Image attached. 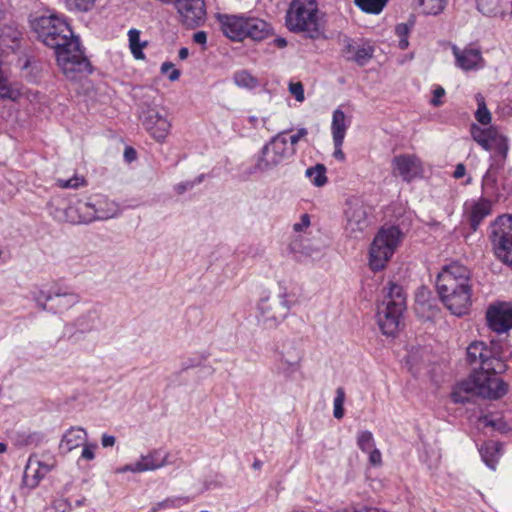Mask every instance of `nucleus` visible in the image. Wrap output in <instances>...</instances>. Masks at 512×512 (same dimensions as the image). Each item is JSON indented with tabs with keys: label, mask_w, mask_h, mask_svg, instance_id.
<instances>
[{
	"label": "nucleus",
	"mask_w": 512,
	"mask_h": 512,
	"mask_svg": "<svg viewBox=\"0 0 512 512\" xmlns=\"http://www.w3.org/2000/svg\"><path fill=\"white\" fill-rule=\"evenodd\" d=\"M34 30L46 46L55 50L58 66L67 79L80 80L91 72L78 38L65 20L55 15L42 16L35 20Z\"/></svg>",
	"instance_id": "1"
},
{
	"label": "nucleus",
	"mask_w": 512,
	"mask_h": 512,
	"mask_svg": "<svg viewBox=\"0 0 512 512\" xmlns=\"http://www.w3.org/2000/svg\"><path fill=\"white\" fill-rule=\"evenodd\" d=\"M502 354H479L480 368L474 369L467 379L460 382L452 392L455 403H467L471 397L498 399L507 392V384L497 377L506 370Z\"/></svg>",
	"instance_id": "2"
},
{
	"label": "nucleus",
	"mask_w": 512,
	"mask_h": 512,
	"mask_svg": "<svg viewBox=\"0 0 512 512\" xmlns=\"http://www.w3.org/2000/svg\"><path fill=\"white\" fill-rule=\"evenodd\" d=\"M436 286L444 305L455 315H464L471 305L472 285L470 270L453 262L442 268Z\"/></svg>",
	"instance_id": "3"
},
{
	"label": "nucleus",
	"mask_w": 512,
	"mask_h": 512,
	"mask_svg": "<svg viewBox=\"0 0 512 512\" xmlns=\"http://www.w3.org/2000/svg\"><path fill=\"white\" fill-rule=\"evenodd\" d=\"M406 297L396 283H389L384 299L378 307L377 322L383 334L393 336L403 325Z\"/></svg>",
	"instance_id": "4"
},
{
	"label": "nucleus",
	"mask_w": 512,
	"mask_h": 512,
	"mask_svg": "<svg viewBox=\"0 0 512 512\" xmlns=\"http://www.w3.org/2000/svg\"><path fill=\"white\" fill-rule=\"evenodd\" d=\"M288 30L315 37L320 31V15L316 0H292L285 17Z\"/></svg>",
	"instance_id": "5"
},
{
	"label": "nucleus",
	"mask_w": 512,
	"mask_h": 512,
	"mask_svg": "<svg viewBox=\"0 0 512 512\" xmlns=\"http://www.w3.org/2000/svg\"><path fill=\"white\" fill-rule=\"evenodd\" d=\"M287 134L288 130L279 132L261 148L255 158V172L273 171L296 154V149L288 146Z\"/></svg>",
	"instance_id": "6"
},
{
	"label": "nucleus",
	"mask_w": 512,
	"mask_h": 512,
	"mask_svg": "<svg viewBox=\"0 0 512 512\" xmlns=\"http://www.w3.org/2000/svg\"><path fill=\"white\" fill-rule=\"evenodd\" d=\"M403 239L397 226H383L369 248V266L373 271L384 269Z\"/></svg>",
	"instance_id": "7"
},
{
	"label": "nucleus",
	"mask_w": 512,
	"mask_h": 512,
	"mask_svg": "<svg viewBox=\"0 0 512 512\" xmlns=\"http://www.w3.org/2000/svg\"><path fill=\"white\" fill-rule=\"evenodd\" d=\"M486 319L489 328L496 333L492 338L491 352L495 350H505L510 348L509 331L512 329V305L507 302H501L491 305L486 312Z\"/></svg>",
	"instance_id": "8"
},
{
	"label": "nucleus",
	"mask_w": 512,
	"mask_h": 512,
	"mask_svg": "<svg viewBox=\"0 0 512 512\" xmlns=\"http://www.w3.org/2000/svg\"><path fill=\"white\" fill-rule=\"evenodd\" d=\"M472 139L485 151H494L491 157H497L498 160L506 162L509 152V138L501 133L497 126L490 125L482 128L477 124H472L470 128Z\"/></svg>",
	"instance_id": "9"
},
{
	"label": "nucleus",
	"mask_w": 512,
	"mask_h": 512,
	"mask_svg": "<svg viewBox=\"0 0 512 512\" xmlns=\"http://www.w3.org/2000/svg\"><path fill=\"white\" fill-rule=\"evenodd\" d=\"M490 238L496 257L512 267V215H502L495 220Z\"/></svg>",
	"instance_id": "10"
},
{
	"label": "nucleus",
	"mask_w": 512,
	"mask_h": 512,
	"mask_svg": "<svg viewBox=\"0 0 512 512\" xmlns=\"http://www.w3.org/2000/svg\"><path fill=\"white\" fill-rule=\"evenodd\" d=\"M344 232L347 237L360 239L370 225L368 208L359 199H350L344 210Z\"/></svg>",
	"instance_id": "11"
},
{
	"label": "nucleus",
	"mask_w": 512,
	"mask_h": 512,
	"mask_svg": "<svg viewBox=\"0 0 512 512\" xmlns=\"http://www.w3.org/2000/svg\"><path fill=\"white\" fill-rule=\"evenodd\" d=\"M142 124L149 135L157 142L163 143L171 130V121L164 109L149 107L140 116Z\"/></svg>",
	"instance_id": "12"
},
{
	"label": "nucleus",
	"mask_w": 512,
	"mask_h": 512,
	"mask_svg": "<svg viewBox=\"0 0 512 512\" xmlns=\"http://www.w3.org/2000/svg\"><path fill=\"white\" fill-rule=\"evenodd\" d=\"M45 301L37 298V305L53 313H63L80 302V296L72 291L58 289L44 296Z\"/></svg>",
	"instance_id": "13"
},
{
	"label": "nucleus",
	"mask_w": 512,
	"mask_h": 512,
	"mask_svg": "<svg viewBox=\"0 0 512 512\" xmlns=\"http://www.w3.org/2000/svg\"><path fill=\"white\" fill-rule=\"evenodd\" d=\"M175 7L182 24L189 28L200 26L205 20L204 0H175Z\"/></svg>",
	"instance_id": "14"
},
{
	"label": "nucleus",
	"mask_w": 512,
	"mask_h": 512,
	"mask_svg": "<svg viewBox=\"0 0 512 512\" xmlns=\"http://www.w3.org/2000/svg\"><path fill=\"white\" fill-rule=\"evenodd\" d=\"M52 468V464L41 462L36 455L30 456L25 466L22 484L29 489L36 488Z\"/></svg>",
	"instance_id": "15"
},
{
	"label": "nucleus",
	"mask_w": 512,
	"mask_h": 512,
	"mask_svg": "<svg viewBox=\"0 0 512 512\" xmlns=\"http://www.w3.org/2000/svg\"><path fill=\"white\" fill-rule=\"evenodd\" d=\"M168 454L162 456L160 451L153 450L147 455H142L138 461L125 465L119 472L140 473L145 471H154L168 464Z\"/></svg>",
	"instance_id": "16"
},
{
	"label": "nucleus",
	"mask_w": 512,
	"mask_h": 512,
	"mask_svg": "<svg viewBox=\"0 0 512 512\" xmlns=\"http://www.w3.org/2000/svg\"><path fill=\"white\" fill-rule=\"evenodd\" d=\"M94 213L90 197L87 200H77L65 209V221L71 224L91 223L95 221Z\"/></svg>",
	"instance_id": "17"
},
{
	"label": "nucleus",
	"mask_w": 512,
	"mask_h": 512,
	"mask_svg": "<svg viewBox=\"0 0 512 512\" xmlns=\"http://www.w3.org/2000/svg\"><path fill=\"white\" fill-rule=\"evenodd\" d=\"M216 19L220 25L222 33L232 41H242L244 39L245 16L217 14Z\"/></svg>",
	"instance_id": "18"
},
{
	"label": "nucleus",
	"mask_w": 512,
	"mask_h": 512,
	"mask_svg": "<svg viewBox=\"0 0 512 512\" xmlns=\"http://www.w3.org/2000/svg\"><path fill=\"white\" fill-rule=\"evenodd\" d=\"M392 165L394 173L408 182L422 173V163L415 155L397 156L393 159Z\"/></svg>",
	"instance_id": "19"
},
{
	"label": "nucleus",
	"mask_w": 512,
	"mask_h": 512,
	"mask_svg": "<svg viewBox=\"0 0 512 512\" xmlns=\"http://www.w3.org/2000/svg\"><path fill=\"white\" fill-rule=\"evenodd\" d=\"M476 8L488 18L504 20L512 16V0H477Z\"/></svg>",
	"instance_id": "20"
},
{
	"label": "nucleus",
	"mask_w": 512,
	"mask_h": 512,
	"mask_svg": "<svg viewBox=\"0 0 512 512\" xmlns=\"http://www.w3.org/2000/svg\"><path fill=\"white\" fill-rule=\"evenodd\" d=\"M452 51L456 59L457 66L462 70H479L485 66V60L479 49L465 48L461 50L454 46Z\"/></svg>",
	"instance_id": "21"
},
{
	"label": "nucleus",
	"mask_w": 512,
	"mask_h": 512,
	"mask_svg": "<svg viewBox=\"0 0 512 512\" xmlns=\"http://www.w3.org/2000/svg\"><path fill=\"white\" fill-rule=\"evenodd\" d=\"M464 210L468 216L472 229L476 230L481 221L491 213L492 204L487 197H481L478 200L466 202Z\"/></svg>",
	"instance_id": "22"
},
{
	"label": "nucleus",
	"mask_w": 512,
	"mask_h": 512,
	"mask_svg": "<svg viewBox=\"0 0 512 512\" xmlns=\"http://www.w3.org/2000/svg\"><path fill=\"white\" fill-rule=\"evenodd\" d=\"M90 198L93 211H95V221L108 220L121 213L119 204L106 196L95 195Z\"/></svg>",
	"instance_id": "23"
},
{
	"label": "nucleus",
	"mask_w": 512,
	"mask_h": 512,
	"mask_svg": "<svg viewBox=\"0 0 512 512\" xmlns=\"http://www.w3.org/2000/svg\"><path fill=\"white\" fill-rule=\"evenodd\" d=\"M491 163L482 179V192L487 197L498 195V175L503 170L505 162L498 160L497 157H491Z\"/></svg>",
	"instance_id": "24"
},
{
	"label": "nucleus",
	"mask_w": 512,
	"mask_h": 512,
	"mask_svg": "<svg viewBox=\"0 0 512 512\" xmlns=\"http://www.w3.org/2000/svg\"><path fill=\"white\" fill-rule=\"evenodd\" d=\"M343 49L344 57L349 61H354L360 66H364L373 57L374 49L368 43L358 44L351 40H346Z\"/></svg>",
	"instance_id": "25"
},
{
	"label": "nucleus",
	"mask_w": 512,
	"mask_h": 512,
	"mask_svg": "<svg viewBox=\"0 0 512 512\" xmlns=\"http://www.w3.org/2000/svg\"><path fill=\"white\" fill-rule=\"evenodd\" d=\"M285 316L286 313L283 315H278L273 311L268 297L260 299L258 303L257 320L258 323L261 324L264 328H275L285 318Z\"/></svg>",
	"instance_id": "26"
},
{
	"label": "nucleus",
	"mask_w": 512,
	"mask_h": 512,
	"mask_svg": "<svg viewBox=\"0 0 512 512\" xmlns=\"http://www.w3.org/2000/svg\"><path fill=\"white\" fill-rule=\"evenodd\" d=\"M244 39L263 40L271 33V26L257 17L245 16Z\"/></svg>",
	"instance_id": "27"
},
{
	"label": "nucleus",
	"mask_w": 512,
	"mask_h": 512,
	"mask_svg": "<svg viewBox=\"0 0 512 512\" xmlns=\"http://www.w3.org/2000/svg\"><path fill=\"white\" fill-rule=\"evenodd\" d=\"M22 95V85L10 81L7 71L0 66V99L17 102Z\"/></svg>",
	"instance_id": "28"
},
{
	"label": "nucleus",
	"mask_w": 512,
	"mask_h": 512,
	"mask_svg": "<svg viewBox=\"0 0 512 512\" xmlns=\"http://www.w3.org/2000/svg\"><path fill=\"white\" fill-rule=\"evenodd\" d=\"M87 439V433L83 428L72 427L62 437L59 449L62 453H68L83 445Z\"/></svg>",
	"instance_id": "29"
},
{
	"label": "nucleus",
	"mask_w": 512,
	"mask_h": 512,
	"mask_svg": "<svg viewBox=\"0 0 512 512\" xmlns=\"http://www.w3.org/2000/svg\"><path fill=\"white\" fill-rule=\"evenodd\" d=\"M350 125L345 113L341 109H336L332 115L331 132L334 145H343L346 131Z\"/></svg>",
	"instance_id": "30"
},
{
	"label": "nucleus",
	"mask_w": 512,
	"mask_h": 512,
	"mask_svg": "<svg viewBox=\"0 0 512 512\" xmlns=\"http://www.w3.org/2000/svg\"><path fill=\"white\" fill-rule=\"evenodd\" d=\"M100 326V312L93 308L81 314L74 322L73 327L80 333H86Z\"/></svg>",
	"instance_id": "31"
},
{
	"label": "nucleus",
	"mask_w": 512,
	"mask_h": 512,
	"mask_svg": "<svg viewBox=\"0 0 512 512\" xmlns=\"http://www.w3.org/2000/svg\"><path fill=\"white\" fill-rule=\"evenodd\" d=\"M278 288L280 305L287 313L292 304L297 303L298 301L297 285L291 281H280L278 283Z\"/></svg>",
	"instance_id": "32"
},
{
	"label": "nucleus",
	"mask_w": 512,
	"mask_h": 512,
	"mask_svg": "<svg viewBox=\"0 0 512 512\" xmlns=\"http://www.w3.org/2000/svg\"><path fill=\"white\" fill-rule=\"evenodd\" d=\"M420 12L427 15L441 13L446 5V0H412Z\"/></svg>",
	"instance_id": "33"
},
{
	"label": "nucleus",
	"mask_w": 512,
	"mask_h": 512,
	"mask_svg": "<svg viewBox=\"0 0 512 512\" xmlns=\"http://www.w3.org/2000/svg\"><path fill=\"white\" fill-rule=\"evenodd\" d=\"M475 101L477 102V110L474 113L475 119L481 125H489L492 121V114L487 108L484 96L481 93H477Z\"/></svg>",
	"instance_id": "34"
},
{
	"label": "nucleus",
	"mask_w": 512,
	"mask_h": 512,
	"mask_svg": "<svg viewBox=\"0 0 512 512\" xmlns=\"http://www.w3.org/2000/svg\"><path fill=\"white\" fill-rule=\"evenodd\" d=\"M479 452L485 464L494 470L497 464V444L494 442L485 443L481 446Z\"/></svg>",
	"instance_id": "35"
},
{
	"label": "nucleus",
	"mask_w": 512,
	"mask_h": 512,
	"mask_svg": "<svg viewBox=\"0 0 512 512\" xmlns=\"http://www.w3.org/2000/svg\"><path fill=\"white\" fill-rule=\"evenodd\" d=\"M233 80L240 88L251 90L259 86L258 79L246 70L236 72L233 76Z\"/></svg>",
	"instance_id": "36"
},
{
	"label": "nucleus",
	"mask_w": 512,
	"mask_h": 512,
	"mask_svg": "<svg viewBox=\"0 0 512 512\" xmlns=\"http://www.w3.org/2000/svg\"><path fill=\"white\" fill-rule=\"evenodd\" d=\"M305 174L316 187H322L327 183L326 168L323 164L308 168Z\"/></svg>",
	"instance_id": "37"
},
{
	"label": "nucleus",
	"mask_w": 512,
	"mask_h": 512,
	"mask_svg": "<svg viewBox=\"0 0 512 512\" xmlns=\"http://www.w3.org/2000/svg\"><path fill=\"white\" fill-rule=\"evenodd\" d=\"M355 3L366 13L379 14L385 7L387 0H355Z\"/></svg>",
	"instance_id": "38"
},
{
	"label": "nucleus",
	"mask_w": 512,
	"mask_h": 512,
	"mask_svg": "<svg viewBox=\"0 0 512 512\" xmlns=\"http://www.w3.org/2000/svg\"><path fill=\"white\" fill-rule=\"evenodd\" d=\"M128 38H129V46H130L133 56L136 59H143L144 54L142 52V49L145 46V43H143V44L140 43V32L136 29H131L128 32Z\"/></svg>",
	"instance_id": "39"
},
{
	"label": "nucleus",
	"mask_w": 512,
	"mask_h": 512,
	"mask_svg": "<svg viewBox=\"0 0 512 512\" xmlns=\"http://www.w3.org/2000/svg\"><path fill=\"white\" fill-rule=\"evenodd\" d=\"M357 446L363 452H368L375 448L373 434L368 431H360L357 435Z\"/></svg>",
	"instance_id": "40"
},
{
	"label": "nucleus",
	"mask_w": 512,
	"mask_h": 512,
	"mask_svg": "<svg viewBox=\"0 0 512 512\" xmlns=\"http://www.w3.org/2000/svg\"><path fill=\"white\" fill-rule=\"evenodd\" d=\"M345 390L343 387L336 389V396L333 401V416L336 419H342L344 416V401H345Z\"/></svg>",
	"instance_id": "41"
},
{
	"label": "nucleus",
	"mask_w": 512,
	"mask_h": 512,
	"mask_svg": "<svg viewBox=\"0 0 512 512\" xmlns=\"http://www.w3.org/2000/svg\"><path fill=\"white\" fill-rule=\"evenodd\" d=\"M56 185L60 188H63V189H68V188H79L81 186H84L85 185V179L81 176H78V175H74L73 177L69 178V179H61V178H58L56 180Z\"/></svg>",
	"instance_id": "42"
},
{
	"label": "nucleus",
	"mask_w": 512,
	"mask_h": 512,
	"mask_svg": "<svg viewBox=\"0 0 512 512\" xmlns=\"http://www.w3.org/2000/svg\"><path fill=\"white\" fill-rule=\"evenodd\" d=\"M69 10L88 11L93 6V0H66Z\"/></svg>",
	"instance_id": "43"
},
{
	"label": "nucleus",
	"mask_w": 512,
	"mask_h": 512,
	"mask_svg": "<svg viewBox=\"0 0 512 512\" xmlns=\"http://www.w3.org/2000/svg\"><path fill=\"white\" fill-rule=\"evenodd\" d=\"M289 92L295 97V99L298 102L304 101V88L301 82H291L289 84Z\"/></svg>",
	"instance_id": "44"
},
{
	"label": "nucleus",
	"mask_w": 512,
	"mask_h": 512,
	"mask_svg": "<svg viewBox=\"0 0 512 512\" xmlns=\"http://www.w3.org/2000/svg\"><path fill=\"white\" fill-rule=\"evenodd\" d=\"M161 72L163 74H166L169 72L168 78L170 81H176L180 77V71L178 69H175L174 65L171 62H164L161 65Z\"/></svg>",
	"instance_id": "45"
},
{
	"label": "nucleus",
	"mask_w": 512,
	"mask_h": 512,
	"mask_svg": "<svg viewBox=\"0 0 512 512\" xmlns=\"http://www.w3.org/2000/svg\"><path fill=\"white\" fill-rule=\"evenodd\" d=\"M416 311L424 318H431L434 314V306L430 303H416Z\"/></svg>",
	"instance_id": "46"
},
{
	"label": "nucleus",
	"mask_w": 512,
	"mask_h": 512,
	"mask_svg": "<svg viewBox=\"0 0 512 512\" xmlns=\"http://www.w3.org/2000/svg\"><path fill=\"white\" fill-rule=\"evenodd\" d=\"M308 135V130L306 128H299L296 133L292 134L289 139L288 146H291L293 149H296L295 146L302 139H305Z\"/></svg>",
	"instance_id": "47"
},
{
	"label": "nucleus",
	"mask_w": 512,
	"mask_h": 512,
	"mask_svg": "<svg viewBox=\"0 0 512 512\" xmlns=\"http://www.w3.org/2000/svg\"><path fill=\"white\" fill-rule=\"evenodd\" d=\"M69 510L70 504L65 499L55 500L48 509L49 512H68Z\"/></svg>",
	"instance_id": "48"
},
{
	"label": "nucleus",
	"mask_w": 512,
	"mask_h": 512,
	"mask_svg": "<svg viewBox=\"0 0 512 512\" xmlns=\"http://www.w3.org/2000/svg\"><path fill=\"white\" fill-rule=\"evenodd\" d=\"M310 225V217L308 214H303L300 221L293 225V229L296 232H302Z\"/></svg>",
	"instance_id": "49"
},
{
	"label": "nucleus",
	"mask_w": 512,
	"mask_h": 512,
	"mask_svg": "<svg viewBox=\"0 0 512 512\" xmlns=\"http://www.w3.org/2000/svg\"><path fill=\"white\" fill-rule=\"evenodd\" d=\"M367 453H369V462L371 465H373V466L381 465L382 455H381V452L377 448H374V449L368 451Z\"/></svg>",
	"instance_id": "50"
},
{
	"label": "nucleus",
	"mask_w": 512,
	"mask_h": 512,
	"mask_svg": "<svg viewBox=\"0 0 512 512\" xmlns=\"http://www.w3.org/2000/svg\"><path fill=\"white\" fill-rule=\"evenodd\" d=\"M201 182V178H199L196 182H192V181H185V182H181V183H178L174 189L175 191L178 193V194H182L184 193L185 191L189 190V189H192L194 187V185L196 183H200Z\"/></svg>",
	"instance_id": "51"
},
{
	"label": "nucleus",
	"mask_w": 512,
	"mask_h": 512,
	"mask_svg": "<svg viewBox=\"0 0 512 512\" xmlns=\"http://www.w3.org/2000/svg\"><path fill=\"white\" fill-rule=\"evenodd\" d=\"M96 444H86L83 446L81 457L86 460H93L95 458L94 449Z\"/></svg>",
	"instance_id": "52"
},
{
	"label": "nucleus",
	"mask_w": 512,
	"mask_h": 512,
	"mask_svg": "<svg viewBox=\"0 0 512 512\" xmlns=\"http://www.w3.org/2000/svg\"><path fill=\"white\" fill-rule=\"evenodd\" d=\"M444 95H445L444 88H442L441 86L436 87L435 90L433 91V98L431 99L430 103L433 106H440L442 103L440 101V98L443 97Z\"/></svg>",
	"instance_id": "53"
},
{
	"label": "nucleus",
	"mask_w": 512,
	"mask_h": 512,
	"mask_svg": "<svg viewBox=\"0 0 512 512\" xmlns=\"http://www.w3.org/2000/svg\"><path fill=\"white\" fill-rule=\"evenodd\" d=\"M116 438L113 435L103 434L101 437V444L104 448L114 446Z\"/></svg>",
	"instance_id": "54"
},
{
	"label": "nucleus",
	"mask_w": 512,
	"mask_h": 512,
	"mask_svg": "<svg viewBox=\"0 0 512 512\" xmlns=\"http://www.w3.org/2000/svg\"><path fill=\"white\" fill-rule=\"evenodd\" d=\"M395 32L399 38L407 37L409 33V26L405 23L398 24L395 28Z\"/></svg>",
	"instance_id": "55"
},
{
	"label": "nucleus",
	"mask_w": 512,
	"mask_h": 512,
	"mask_svg": "<svg viewBox=\"0 0 512 512\" xmlns=\"http://www.w3.org/2000/svg\"><path fill=\"white\" fill-rule=\"evenodd\" d=\"M181 501L182 499H166L159 502V506H164V508H177L180 506Z\"/></svg>",
	"instance_id": "56"
},
{
	"label": "nucleus",
	"mask_w": 512,
	"mask_h": 512,
	"mask_svg": "<svg viewBox=\"0 0 512 512\" xmlns=\"http://www.w3.org/2000/svg\"><path fill=\"white\" fill-rule=\"evenodd\" d=\"M193 40L197 44L205 45L207 42V34L204 31H198L194 34Z\"/></svg>",
	"instance_id": "57"
},
{
	"label": "nucleus",
	"mask_w": 512,
	"mask_h": 512,
	"mask_svg": "<svg viewBox=\"0 0 512 512\" xmlns=\"http://www.w3.org/2000/svg\"><path fill=\"white\" fill-rule=\"evenodd\" d=\"M364 509H365V505L357 504V505H352V506L347 507L342 510H338L336 512H364Z\"/></svg>",
	"instance_id": "58"
},
{
	"label": "nucleus",
	"mask_w": 512,
	"mask_h": 512,
	"mask_svg": "<svg viewBox=\"0 0 512 512\" xmlns=\"http://www.w3.org/2000/svg\"><path fill=\"white\" fill-rule=\"evenodd\" d=\"M486 350L487 347H486V344L484 342H472L469 347H468V351L467 352H470V350Z\"/></svg>",
	"instance_id": "59"
},
{
	"label": "nucleus",
	"mask_w": 512,
	"mask_h": 512,
	"mask_svg": "<svg viewBox=\"0 0 512 512\" xmlns=\"http://www.w3.org/2000/svg\"><path fill=\"white\" fill-rule=\"evenodd\" d=\"M465 175V166L463 164H458L454 171V177L459 179Z\"/></svg>",
	"instance_id": "60"
},
{
	"label": "nucleus",
	"mask_w": 512,
	"mask_h": 512,
	"mask_svg": "<svg viewBox=\"0 0 512 512\" xmlns=\"http://www.w3.org/2000/svg\"><path fill=\"white\" fill-rule=\"evenodd\" d=\"M334 146H335V151H334L335 158L339 159L340 161H343L345 159V155L342 151V145H334Z\"/></svg>",
	"instance_id": "61"
},
{
	"label": "nucleus",
	"mask_w": 512,
	"mask_h": 512,
	"mask_svg": "<svg viewBox=\"0 0 512 512\" xmlns=\"http://www.w3.org/2000/svg\"><path fill=\"white\" fill-rule=\"evenodd\" d=\"M124 155H125V158H126L128 161H132V160H134V159H135L136 152H135V150H134V149H132V148H127V149L125 150Z\"/></svg>",
	"instance_id": "62"
},
{
	"label": "nucleus",
	"mask_w": 512,
	"mask_h": 512,
	"mask_svg": "<svg viewBox=\"0 0 512 512\" xmlns=\"http://www.w3.org/2000/svg\"><path fill=\"white\" fill-rule=\"evenodd\" d=\"M188 55H189V51H188V49H187V48L183 47V48H181V49L179 50V58H180L181 60L186 59V58L188 57Z\"/></svg>",
	"instance_id": "63"
},
{
	"label": "nucleus",
	"mask_w": 512,
	"mask_h": 512,
	"mask_svg": "<svg viewBox=\"0 0 512 512\" xmlns=\"http://www.w3.org/2000/svg\"><path fill=\"white\" fill-rule=\"evenodd\" d=\"M275 44H276L279 48H284V47H286V45H287V41H286V39H284V38H277V39H275Z\"/></svg>",
	"instance_id": "64"
}]
</instances>
